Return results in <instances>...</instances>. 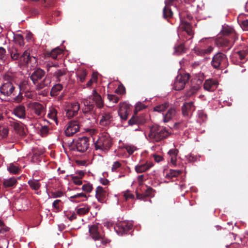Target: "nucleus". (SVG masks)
Returning a JSON list of instances; mask_svg holds the SVG:
<instances>
[{"mask_svg": "<svg viewBox=\"0 0 248 248\" xmlns=\"http://www.w3.org/2000/svg\"><path fill=\"white\" fill-rule=\"evenodd\" d=\"M241 24L245 29L248 28V19L242 21Z\"/></svg>", "mask_w": 248, "mask_h": 248, "instance_id": "64", "label": "nucleus"}, {"mask_svg": "<svg viewBox=\"0 0 248 248\" xmlns=\"http://www.w3.org/2000/svg\"><path fill=\"white\" fill-rule=\"evenodd\" d=\"M233 55L236 58H239L241 61L247 60L248 55V49L246 48L245 50L237 51L234 53Z\"/></svg>", "mask_w": 248, "mask_h": 248, "instance_id": "28", "label": "nucleus"}, {"mask_svg": "<svg viewBox=\"0 0 248 248\" xmlns=\"http://www.w3.org/2000/svg\"><path fill=\"white\" fill-rule=\"evenodd\" d=\"M57 110L55 108H52L50 109L48 116L50 119L56 121L57 120Z\"/></svg>", "mask_w": 248, "mask_h": 248, "instance_id": "47", "label": "nucleus"}, {"mask_svg": "<svg viewBox=\"0 0 248 248\" xmlns=\"http://www.w3.org/2000/svg\"><path fill=\"white\" fill-rule=\"evenodd\" d=\"M145 123L144 121L141 119L140 117L133 116L128 121V124L129 126L134 125L143 124Z\"/></svg>", "mask_w": 248, "mask_h": 248, "instance_id": "30", "label": "nucleus"}, {"mask_svg": "<svg viewBox=\"0 0 248 248\" xmlns=\"http://www.w3.org/2000/svg\"><path fill=\"white\" fill-rule=\"evenodd\" d=\"M9 62L8 54L6 53V49L0 47V65L4 66Z\"/></svg>", "mask_w": 248, "mask_h": 248, "instance_id": "26", "label": "nucleus"}, {"mask_svg": "<svg viewBox=\"0 0 248 248\" xmlns=\"http://www.w3.org/2000/svg\"><path fill=\"white\" fill-rule=\"evenodd\" d=\"M137 199L140 200H144L145 198H152L155 196V191L151 187H147L144 192L142 194L137 193Z\"/></svg>", "mask_w": 248, "mask_h": 248, "instance_id": "22", "label": "nucleus"}, {"mask_svg": "<svg viewBox=\"0 0 248 248\" xmlns=\"http://www.w3.org/2000/svg\"><path fill=\"white\" fill-rule=\"evenodd\" d=\"M122 164L119 161H115L111 167V171L112 172H117L118 169L121 167Z\"/></svg>", "mask_w": 248, "mask_h": 248, "instance_id": "48", "label": "nucleus"}, {"mask_svg": "<svg viewBox=\"0 0 248 248\" xmlns=\"http://www.w3.org/2000/svg\"><path fill=\"white\" fill-rule=\"evenodd\" d=\"M218 85V83L217 80L209 78L205 81L203 88L208 92H213L217 88Z\"/></svg>", "mask_w": 248, "mask_h": 248, "instance_id": "21", "label": "nucleus"}, {"mask_svg": "<svg viewBox=\"0 0 248 248\" xmlns=\"http://www.w3.org/2000/svg\"><path fill=\"white\" fill-rule=\"evenodd\" d=\"M72 181L73 183L77 185H81L82 184V181L80 178L78 176H72Z\"/></svg>", "mask_w": 248, "mask_h": 248, "instance_id": "55", "label": "nucleus"}, {"mask_svg": "<svg viewBox=\"0 0 248 248\" xmlns=\"http://www.w3.org/2000/svg\"><path fill=\"white\" fill-rule=\"evenodd\" d=\"M16 183L17 179L15 177L4 179L3 181V185L5 187H13L16 186Z\"/></svg>", "mask_w": 248, "mask_h": 248, "instance_id": "29", "label": "nucleus"}, {"mask_svg": "<svg viewBox=\"0 0 248 248\" xmlns=\"http://www.w3.org/2000/svg\"><path fill=\"white\" fill-rule=\"evenodd\" d=\"M62 53V50L57 47L51 50L49 53L50 57L53 59H56L59 55Z\"/></svg>", "mask_w": 248, "mask_h": 248, "instance_id": "35", "label": "nucleus"}, {"mask_svg": "<svg viewBox=\"0 0 248 248\" xmlns=\"http://www.w3.org/2000/svg\"><path fill=\"white\" fill-rule=\"evenodd\" d=\"M132 225L131 223L126 221H123L119 223L115 228L118 233L123 235L127 233L128 231L131 230Z\"/></svg>", "mask_w": 248, "mask_h": 248, "instance_id": "15", "label": "nucleus"}, {"mask_svg": "<svg viewBox=\"0 0 248 248\" xmlns=\"http://www.w3.org/2000/svg\"><path fill=\"white\" fill-rule=\"evenodd\" d=\"M227 61V58L225 54L218 52L213 57L211 64L214 68L220 69L225 65Z\"/></svg>", "mask_w": 248, "mask_h": 248, "instance_id": "7", "label": "nucleus"}, {"mask_svg": "<svg viewBox=\"0 0 248 248\" xmlns=\"http://www.w3.org/2000/svg\"><path fill=\"white\" fill-rule=\"evenodd\" d=\"M189 78L188 74L178 75L175 79L173 88L176 91L183 89Z\"/></svg>", "mask_w": 248, "mask_h": 248, "instance_id": "8", "label": "nucleus"}, {"mask_svg": "<svg viewBox=\"0 0 248 248\" xmlns=\"http://www.w3.org/2000/svg\"><path fill=\"white\" fill-rule=\"evenodd\" d=\"M82 102L89 110L93 109L94 105H96L98 108H102L104 106L102 98L95 89L93 90L91 95L83 98Z\"/></svg>", "mask_w": 248, "mask_h": 248, "instance_id": "4", "label": "nucleus"}, {"mask_svg": "<svg viewBox=\"0 0 248 248\" xmlns=\"http://www.w3.org/2000/svg\"><path fill=\"white\" fill-rule=\"evenodd\" d=\"M178 151L175 148L170 149L168 152V159L173 166L177 165V160Z\"/></svg>", "mask_w": 248, "mask_h": 248, "instance_id": "24", "label": "nucleus"}, {"mask_svg": "<svg viewBox=\"0 0 248 248\" xmlns=\"http://www.w3.org/2000/svg\"><path fill=\"white\" fill-rule=\"evenodd\" d=\"M199 89V86L198 85L192 86L186 93V96L189 97L195 94Z\"/></svg>", "mask_w": 248, "mask_h": 248, "instance_id": "41", "label": "nucleus"}, {"mask_svg": "<svg viewBox=\"0 0 248 248\" xmlns=\"http://www.w3.org/2000/svg\"><path fill=\"white\" fill-rule=\"evenodd\" d=\"M77 214L79 215H84L89 212L90 207L86 204H82L77 208Z\"/></svg>", "mask_w": 248, "mask_h": 248, "instance_id": "32", "label": "nucleus"}, {"mask_svg": "<svg viewBox=\"0 0 248 248\" xmlns=\"http://www.w3.org/2000/svg\"><path fill=\"white\" fill-rule=\"evenodd\" d=\"M12 114L19 119H26L29 117L27 116L26 108L23 104L16 106L12 110Z\"/></svg>", "mask_w": 248, "mask_h": 248, "instance_id": "12", "label": "nucleus"}, {"mask_svg": "<svg viewBox=\"0 0 248 248\" xmlns=\"http://www.w3.org/2000/svg\"><path fill=\"white\" fill-rule=\"evenodd\" d=\"M65 74V71L63 69H57L53 74V76L57 79V80L60 81V78Z\"/></svg>", "mask_w": 248, "mask_h": 248, "instance_id": "44", "label": "nucleus"}, {"mask_svg": "<svg viewBox=\"0 0 248 248\" xmlns=\"http://www.w3.org/2000/svg\"><path fill=\"white\" fill-rule=\"evenodd\" d=\"M11 204L10 205L11 207L12 208L13 210H16L18 211L21 210H26L27 208L26 207H23L22 205V202H10Z\"/></svg>", "mask_w": 248, "mask_h": 248, "instance_id": "37", "label": "nucleus"}, {"mask_svg": "<svg viewBox=\"0 0 248 248\" xmlns=\"http://www.w3.org/2000/svg\"><path fill=\"white\" fill-rule=\"evenodd\" d=\"M175 126L178 129H183L186 127V123L185 122H178L175 124Z\"/></svg>", "mask_w": 248, "mask_h": 248, "instance_id": "60", "label": "nucleus"}, {"mask_svg": "<svg viewBox=\"0 0 248 248\" xmlns=\"http://www.w3.org/2000/svg\"><path fill=\"white\" fill-rule=\"evenodd\" d=\"M130 105L126 102H123L119 104L118 114L122 123L127 120L130 111Z\"/></svg>", "mask_w": 248, "mask_h": 248, "instance_id": "9", "label": "nucleus"}, {"mask_svg": "<svg viewBox=\"0 0 248 248\" xmlns=\"http://www.w3.org/2000/svg\"><path fill=\"white\" fill-rule=\"evenodd\" d=\"M7 170L11 173L16 174L20 170V169L14 163H10L7 167Z\"/></svg>", "mask_w": 248, "mask_h": 248, "instance_id": "38", "label": "nucleus"}, {"mask_svg": "<svg viewBox=\"0 0 248 248\" xmlns=\"http://www.w3.org/2000/svg\"><path fill=\"white\" fill-rule=\"evenodd\" d=\"M180 26V28L186 31L189 35L192 36L193 34V31L191 29V25L188 22L182 21L181 22Z\"/></svg>", "mask_w": 248, "mask_h": 248, "instance_id": "31", "label": "nucleus"}, {"mask_svg": "<svg viewBox=\"0 0 248 248\" xmlns=\"http://www.w3.org/2000/svg\"><path fill=\"white\" fill-rule=\"evenodd\" d=\"M179 1L180 0H165V6L163 8V16L164 18L170 17L172 16L173 13L170 6H172L174 8H177L176 4H174V3L179 2Z\"/></svg>", "mask_w": 248, "mask_h": 248, "instance_id": "10", "label": "nucleus"}, {"mask_svg": "<svg viewBox=\"0 0 248 248\" xmlns=\"http://www.w3.org/2000/svg\"><path fill=\"white\" fill-rule=\"evenodd\" d=\"M28 107L37 116H41L44 110L43 106L36 102H30Z\"/></svg>", "mask_w": 248, "mask_h": 248, "instance_id": "18", "label": "nucleus"}, {"mask_svg": "<svg viewBox=\"0 0 248 248\" xmlns=\"http://www.w3.org/2000/svg\"><path fill=\"white\" fill-rule=\"evenodd\" d=\"M16 40L17 43L20 46H22L24 45V38L21 34H17L16 36Z\"/></svg>", "mask_w": 248, "mask_h": 248, "instance_id": "54", "label": "nucleus"}, {"mask_svg": "<svg viewBox=\"0 0 248 248\" xmlns=\"http://www.w3.org/2000/svg\"><path fill=\"white\" fill-rule=\"evenodd\" d=\"M123 195L126 201L134 199V194L129 190L124 191Z\"/></svg>", "mask_w": 248, "mask_h": 248, "instance_id": "45", "label": "nucleus"}, {"mask_svg": "<svg viewBox=\"0 0 248 248\" xmlns=\"http://www.w3.org/2000/svg\"><path fill=\"white\" fill-rule=\"evenodd\" d=\"M8 129L6 127L0 128V137L4 138L6 137L8 134Z\"/></svg>", "mask_w": 248, "mask_h": 248, "instance_id": "51", "label": "nucleus"}, {"mask_svg": "<svg viewBox=\"0 0 248 248\" xmlns=\"http://www.w3.org/2000/svg\"><path fill=\"white\" fill-rule=\"evenodd\" d=\"M112 120V115L109 113H105L102 115L100 120V124L103 126H107L109 124Z\"/></svg>", "mask_w": 248, "mask_h": 248, "instance_id": "27", "label": "nucleus"}, {"mask_svg": "<svg viewBox=\"0 0 248 248\" xmlns=\"http://www.w3.org/2000/svg\"><path fill=\"white\" fill-rule=\"evenodd\" d=\"M182 113L184 116L188 117L195 110V107L192 101L186 102L182 107Z\"/></svg>", "mask_w": 248, "mask_h": 248, "instance_id": "20", "label": "nucleus"}, {"mask_svg": "<svg viewBox=\"0 0 248 248\" xmlns=\"http://www.w3.org/2000/svg\"><path fill=\"white\" fill-rule=\"evenodd\" d=\"M80 108L79 104L78 102L71 103L65 109L66 116L71 119L76 115Z\"/></svg>", "mask_w": 248, "mask_h": 248, "instance_id": "14", "label": "nucleus"}, {"mask_svg": "<svg viewBox=\"0 0 248 248\" xmlns=\"http://www.w3.org/2000/svg\"><path fill=\"white\" fill-rule=\"evenodd\" d=\"M10 54L12 60H17L20 65L24 66L30 64L33 66L37 62V58L34 56H31L29 49L25 50L21 55L16 49L11 50Z\"/></svg>", "mask_w": 248, "mask_h": 248, "instance_id": "3", "label": "nucleus"}, {"mask_svg": "<svg viewBox=\"0 0 248 248\" xmlns=\"http://www.w3.org/2000/svg\"><path fill=\"white\" fill-rule=\"evenodd\" d=\"M45 72L44 70L40 68H37L31 73L30 78L35 85L45 77Z\"/></svg>", "mask_w": 248, "mask_h": 248, "instance_id": "16", "label": "nucleus"}, {"mask_svg": "<svg viewBox=\"0 0 248 248\" xmlns=\"http://www.w3.org/2000/svg\"><path fill=\"white\" fill-rule=\"evenodd\" d=\"M62 89V86L60 83H58L54 85L52 89L50 92V94L51 96H55L57 94V93L61 91Z\"/></svg>", "mask_w": 248, "mask_h": 248, "instance_id": "36", "label": "nucleus"}, {"mask_svg": "<svg viewBox=\"0 0 248 248\" xmlns=\"http://www.w3.org/2000/svg\"><path fill=\"white\" fill-rule=\"evenodd\" d=\"M153 157L154 160L156 162H159L163 160V157L160 155H157L156 154L153 155Z\"/></svg>", "mask_w": 248, "mask_h": 248, "instance_id": "62", "label": "nucleus"}, {"mask_svg": "<svg viewBox=\"0 0 248 248\" xmlns=\"http://www.w3.org/2000/svg\"><path fill=\"white\" fill-rule=\"evenodd\" d=\"M184 46L180 45L177 47H175L174 53L177 55L181 54L182 52H184Z\"/></svg>", "mask_w": 248, "mask_h": 248, "instance_id": "58", "label": "nucleus"}, {"mask_svg": "<svg viewBox=\"0 0 248 248\" xmlns=\"http://www.w3.org/2000/svg\"><path fill=\"white\" fill-rule=\"evenodd\" d=\"M28 184L30 187L35 190H38L40 186L39 181L37 180H30L28 181Z\"/></svg>", "mask_w": 248, "mask_h": 248, "instance_id": "40", "label": "nucleus"}, {"mask_svg": "<svg viewBox=\"0 0 248 248\" xmlns=\"http://www.w3.org/2000/svg\"><path fill=\"white\" fill-rule=\"evenodd\" d=\"M125 148L129 155H132L137 150V148L133 145H127Z\"/></svg>", "mask_w": 248, "mask_h": 248, "instance_id": "49", "label": "nucleus"}, {"mask_svg": "<svg viewBox=\"0 0 248 248\" xmlns=\"http://www.w3.org/2000/svg\"><path fill=\"white\" fill-rule=\"evenodd\" d=\"M198 121L200 123L204 122L206 119V115L202 110H199L197 113Z\"/></svg>", "mask_w": 248, "mask_h": 248, "instance_id": "46", "label": "nucleus"}, {"mask_svg": "<svg viewBox=\"0 0 248 248\" xmlns=\"http://www.w3.org/2000/svg\"><path fill=\"white\" fill-rule=\"evenodd\" d=\"M26 39L28 42L32 41L33 34L31 32H27L26 34Z\"/></svg>", "mask_w": 248, "mask_h": 248, "instance_id": "61", "label": "nucleus"}, {"mask_svg": "<svg viewBox=\"0 0 248 248\" xmlns=\"http://www.w3.org/2000/svg\"><path fill=\"white\" fill-rule=\"evenodd\" d=\"M10 228L6 226L4 224V226H2L0 229V233H4L5 232H8Z\"/></svg>", "mask_w": 248, "mask_h": 248, "instance_id": "63", "label": "nucleus"}, {"mask_svg": "<svg viewBox=\"0 0 248 248\" xmlns=\"http://www.w3.org/2000/svg\"><path fill=\"white\" fill-rule=\"evenodd\" d=\"M181 173L179 170H170L169 172L166 174L165 177L167 178H172L178 176Z\"/></svg>", "mask_w": 248, "mask_h": 248, "instance_id": "39", "label": "nucleus"}, {"mask_svg": "<svg viewBox=\"0 0 248 248\" xmlns=\"http://www.w3.org/2000/svg\"><path fill=\"white\" fill-rule=\"evenodd\" d=\"M51 82V78L49 77H44L37 83L35 85V89L37 90H40L49 87Z\"/></svg>", "mask_w": 248, "mask_h": 248, "instance_id": "23", "label": "nucleus"}, {"mask_svg": "<svg viewBox=\"0 0 248 248\" xmlns=\"http://www.w3.org/2000/svg\"><path fill=\"white\" fill-rule=\"evenodd\" d=\"M60 202H53L52 207L55 212H57L61 210V206L59 204Z\"/></svg>", "mask_w": 248, "mask_h": 248, "instance_id": "56", "label": "nucleus"}, {"mask_svg": "<svg viewBox=\"0 0 248 248\" xmlns=\"http://www.w3.org/2000/svg\"><path fill=\"white\" fill-rule=\"evenodd\" d=\"M146 106L142 102H139L135 105V111L138 112L146 108Z\"/></svg>", "mask_w": 248, "mask_h": 248, "instance_id": "50", "label": "nucleus"}, {"mask_svg": "<svg viewBox=\"0 0 248 248\" xmlns=\"http://www.w3.org/2000/svg\"><path fill=\"white\" fill-rule=\"evenodd\" d=\"M105 194V191L104 190L103 187L100 186H98L96 187L95 190V196L98 201L102 200V197L104 196Z\"/></svg>", "mask_w": 248, "mask_h": 248, "instance_id": "33", "label": "nucleus"}, {"mask_svg": "<svg viewBox=\"0 0 248 248\" xmlns=\"http://www.w3.org/2000/svg\"><path fill=\"white\" fill-rule=\"evenodd\" d=\"M82 188L84 191L88 193L92 191L93 189V186L90 183H87L85 185H83L82 186Z\"/></svg>", "mask_w": 248, "mask_h": 248, "instance_id": "52", "label": "nucleus"}, {"mask_svg": "<svg viewBox=\"0 0 248 248\" xmlns=\"http://www.w3.org/2000/svg\"><path fill=\"white\" fill-rule=\"evenodd\" d=\"M89 140L85 137L79 138L75 142V146L78 151L83 153L85 152L89 147Z\"/></svg>", "mask_w": 248, "mask_h": 248, "instance_id": "13", "label": "nucleus"}, {"mask_svg": "<svg viewBox=\"0 0 248 248\" xmlns=\"http://www.w3.org/2000/svg\"><path fill=\"white\" fill-rule=\"evenodd\" d=\"M92 119L94 120L93 115L88 116V114H84L76 120L70 121L66 125L65 133L67 136H71L78 132L80 127L83 125H87Z\"/></svg>", "mask_w": 248, "mask_h": 248, "instance_id": "1", "label": "nucleus"}, {"mask_svg": "<svg viewBox=\"0 0 248 248\" xmlns=\"http://www.w3.org/2000/svg\"><path fill=\"white\" fill-rule=\"evenodd\" d=\"M186 158L190 162H194L197 159V157L191 154L186 155Z\"/></svg>", "mask_w": 248, "mask_h": 248, "instance_id": "59", "label": "nucleus"}, {"mask_svg": "<svg viewBox=\"0 0 248 248\" xmlns=\"http://www.w3.org/2000/svg\"><path fill=\"white\" fill-rule=\"evenodd\" d=\"M214 50V47L209 46L206 48L196 46L193 48L194 53L198 56L205 57L209 55Z\"/></svg>", "mask_w": 248, "mask_h": 248, "instance_id": "17", "label": "nucleus"}, {"mask_svg": "<svg viewBox=\"0 0 248 248\" xmlns=\"http://www.w3.org/2000/svg\"><path fill=\"white\" fill-rule=\"evenodd\" d=\"M168 107L169 103L166 102L164 104L155 107L154 108V110L157 112H163Z\"/></svg>", "mask_w": 248, "mask_h": 248, "instance_id": "42", "label": "nucleus"}, {"mask_svg": "<svg viewBox=\"0 0 248 248\" xmlns=\"http://www.w3.org/2000/svg\"><path fill=\"white\" fill-rule=\"evenodd\" d=\"M149 133L147 135L144 132V135L146 139L150 142H159L166 138L169 135L167 129L163 126L154 124L149 126Z\"/></svg>", "mask_w": 248, "mask_h": 248, "instance_id": "2", "label": "nucleus"}, {"mask_svg": "<svg viewBox=\"0 0 248 248\" xmlns=\"http://www.w3.org/2000/svg\"><path fill=\"white\" fill-rule=\"evenodd\" d=\"M94 145L95 150L102 153H106L111 146V139L108 134H103L99 137Z\"/></svg>", "mask_w": 248, "mask_h": 248, "instance_id": "5", "label": "nucleus"}, {"mask_svg": "<svg viewBox=\"0 0 248 248\" xmlns=\"http://www.w3.org/2000/svg\"><path fill=\"white\" fill-rule=\"evenodd\" d=\"M108 98L109 101L114 104L117 103L119 100V98L115 95L108 94Z\"/></svg>", "mask_w": 248, "mask_h": 248, "instance_id": "53", "label": "nucleus"}, {"mask_svg": "<svg viewBox=\"0 0 248 248\" xmlns=\"http://www.w3.org/2000/svg\"><path fill=\"white\" fill-rule=\"evenodd\" d=\"M89 232L92 238L95 241L101 240V243L103 245H106L110 241L105 237L104 233L102 232L101 226L97 224L92 225L89 228Z\"/></svg>", "mask_w": 248, "mask_h": 248, "instance_id": "6", "label": "nucleus"}, {"mask_svg": "<svg viewBox=\"0 0 248 248\" xmlns=\"http://www.w3.org/2000/svg\"><path fill=\"white\" fill-rule=\"evenodd\" d=\"M115 92L117 94H123L125 93V88L123 86H119Z\"/></svg>", "mask_w": 248, "mask_h": 248, "instance_id": "57", "label": "nucleus"}, {"mask_svg": "<svg viewBox=\"0 0 248 248\" xmlns=\"http://www.w3.org/2000/svg\"><path fill=\"white\" fill-rule=\"evenodd\" d=\"M78 80H79L81 82H83L87 75V72L85 70H78L76 73Z\"/></svg>", "mask_w": 248, "mask_h": 248, "instance_id": "34", "label": "nucleus"}, {"mask_svg": "<svg viewBox=\"0 0 248 248\" xmlns=\"http://www.w3.org/2000/svg\"><path fill=\"white\" fill-rule=\"evenodd\" d=\"M153 166V164L150 162H146L144 164H139L135 167V171L138 173H143L150 169Z\"/></svg>", "mask_w": 248, "mask_h": 248, "instance_id": "25", "label": "nucleus"}, {"mask_svg": "<svg viewBox=\"0 0 248 248\" xmlns=\"http://www.w3.org/2000/svg\"><path fill=\"white\" fill-rule=\"evenodd\" d=\"M21 83L19 84V93H18L17 95H16L13 98L14 101L15 102H16V103H20V102H22V101L23 99V96L22 95V93H21V91L22 90V87H21Z\"/></svg>", "mask_w": 248, "mask_h": 248, "instance_id": "43", "label": "nucleus"}, {"mask_svg": "<svg viewBox=\"0 0 248 248\" xmlns=\"http://www.w3.org/2000/svg\"><path fill=\"white\" fill-rule=\"evenodd\" d=\"M15 86L14 84L10 81H6L3 83L0 87V92L1 94L5 96H10L12 94L14 95Z\"/></svg>", "mask_w": 248, "mask_h": 248, "instance_id": "11", "label": "nucleus"}, {"mask_svg": "<svg viewBox=\"0 0 248 248\" xmlns=\"http://www.w3.org/2000/svg\"><path fill=\"white\" fill-rule=\"evenodd\" d=\"M177 114L178 112L174 108H169L166 112L163 113V122L166 123L170 121L177 116Z\"/></svg>", "mask_w": 248, "mask_h": 248, "instance_id": "19", "label": "nucleus"}]
</instances>
